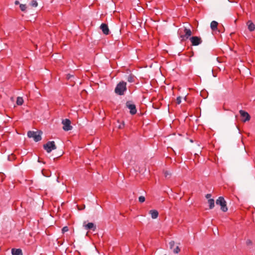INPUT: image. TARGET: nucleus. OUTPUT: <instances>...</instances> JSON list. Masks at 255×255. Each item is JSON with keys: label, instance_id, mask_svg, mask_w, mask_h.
I'll return each mask as SVG.
<instances>
[{"label": "nucleus", "instance_id": "nucleus-14", "mask_svg": "<svg viewBox=\"0 0 255 255\" xmlns=\"http://www.w3.org/2000/svg\"><path fill=\"white\" fill-rule=\"evenodd\" d=\"M149 214H150L152 219H156L158 217V212L155 210L149 211Z\"/></svg>", "mask_w": 255, "mask_h": 255}, {"label": "nucleus", "instance_id": "nucleus-20", "mask_svg": "<svg viewBox=\"0 0 255 255\" xmlns=\"http://www.w3.org/2000/svg\"><path fill=\"white\" fill-rule=\"evenodd\" d=\"M30 5L32 7H36L38 5V3L35 0H32L30 2Z\"/></svg>", "mask_w": 255, "mask_h": 255}, {"label": "nucleus", "instance_id": "nucleus-7", "mask_svg": "<svg viewBox=\"0 0 255 255\" xmlns=\"http://www.w3.org/2000/svg\"><path fill=\"white\" fill-rule=\"evenodd\" d=\"M190 40L193 46H197L200 44L202 40L201 37L198 36H192L190 37Z\"/></svg>", "mask_w": 255, "mask_h": 255}, {"label": "nucleus", "instance_id": "nucleus-6", "mask_svg": "<svg viewBox=\"0 0 255 255\" xmlns=\"http://www.w3.org/2000/svg\"><path fill=\"white\" fill-rule=\"evenodd\" d=\"M62 124L63 125V129L65 131H68L71 130L72 127L71 126V121L67 119L63 120L62 122Z\"/></svg>", "mask_w": 255, "mask_h": 255}, {"label": "nucleus", "instance_id": "nucleus-24", "mask_svg": "<svg viewBox=\"0 0 255 255\" xmlns=\"http://www.w3.org/2000/svg\"><path fill=\"white\" fill-rule=\"evenodd\" d=\"M139 202L140 203H143L145 201V198L144 197L141 196L138 198Z\"/></svg>", "mask_w": 255, "mask_h": 255}, {"label": "nucleus", "instance_id": "nucleus-32", "mask_svg": "<svg viewBox=\"0 0 255 255\" xmlns=\"http://www.w3.org/2000/svg\"><path fill=\"white\" fill-rule=\"evenodd\" d=\"M38 161L39 162H41V160H40L39 159H38Z\"/></svg>", "mask_w": 255, "mask_h": 255}, {"label": "nucleus", "instance_id": "nucleus-25", "mask_svg": "<svg viewBox=\"0 0 255 255\" xmlns=\"http://www.w3.org/2000/svg\"><path fill=\"white\" fill-rule=\"evenodd\" d=\"M69 230L68 227L67 226L64 227L62 229V233H64L65 232H68Z\"/></svg>", "mask_w": 255, "mask_h": 255}, {"label": "nucleus", "instance_id": "nucleus-9", "mask_svg": "<svg viewBox=\"0 0 255 255\" xmlns=\"http://www.w3.org/2000/svg\"><path fill=\"white\" fill-rule=\"evenodd\" d=\"M239 113L242 118V121L243 122H246L250 120L251 117L247 112L241 110L239 111Z\"/></svg>", "mask_w": 255, "mask_h": 255}, {"label": "nucleus", "instance_id": "nucleus-19", "mask_svg": "<svg viewBox=\"0 0 255 255\" xmlns=\"http://www.w3.org/2000/svg\"><path fill=\"white\" fill-rule=\"evenodd\" d=\"M163 173L165 178H168L171 176V173L168 171H164Z\"/></svg>", "mask_w": 255, "mask_h": 255}, {"label": "nucleus", "instance_id": "nucleus-1", "mask_svg": "<svg viewBox=\"0 0 255 255\" xmlns=\"http://www.w3.org/2000/svg\"><path fill=\"white\" fill-rule=\"evenodd\" d=\"M178 34L181 39V40L185 41L190 37L192 32L190 28L183 27L179 29Z\"/></svg>", "mask_w": 255, "mask_h": 255}, {"label": "nucleus", "instance_id": "nucleus-16", "mask_svg": "<svg viewBox=\"0 0 255 255\" xmlns=\"http://www.w3.org/2000/svg\"><path fill=\"white\" fill-rule=\"evenodd\" d=\"M210 209H213L215 206V201L213 199H209L208 201Z\"/></svg>", "mask_w": 255, "mask_h": 255}, {"label": "nucleus", "instance_id": "nucleus-18", "mask_svg": "<svg viewBox=\"0 0 255 255\" xmlns=\"http://www.w3.org/2000/svg\"><path fill=\"white\" fill-rule=\"evenodd\" d=\"M134 77L133 75H129L128 76L127 80L128 82H129L130 83H132L134 81Z\"/></svg>", "mask_w": 255, "mask_h": 255}, {"label": "nucleus", "instance_id": "nucleus-13", "mask_svg": "<svg viewBox=\"0 0 255 255\" xmlns=\"http://www.w3.org/2000/svg\"><path fill=\"white\" fill-rule=\"evenodd\" d=\"M11 254L12 255H22V251L19 249H12Z\"/></svg>", "mask_w": 255, "mask_h": 255}, {"label": "nucleus", "instance_id": "nucleus-2", "mask_svg": "<svg viewBox=\"0 0 255 255\" xmlns=\"http://www.w3.org/2000/svg\"><path fill=\"white\" fill-rule=\"evenodd\" d=\"M127 90V83L122 81L120 82L116 86L115 92L119 95H123L124 92Z\"/></svg>", "mask_w": 255, "mask_h": 255}, {"label": "nucleus", "instance_id": "nucleus-17", "mask_svg": "<svg viewBox=\"0 0 255 255\" xmlns=\"http://www.w3.org/2000/svg\"><path fill=\"white\" fill-rule=\"evenodd\" d=\"M23 103V100L22 98L18 97L16 100V104L18 105H22Z\"/></svg>", "mask_w": 255, "mask_h": 255}, {"label": "nucleus", "instance_id": "nucleus-21", "mask_svg": "<svg viewBox=\"0 0 255 255\" xmlns=\"http://www.w3.org/2000/svg\"><path fill=\"white\" fill-rule=\"evenodd\" d=\"M20 8L22 11H25L26 9V6L25 4H20L19 5Z\"/></svg>", "mask_w": 255, "mask_h": 255}, {"label": "nucleus", "instance_id": "nucleus-5", "mask_svg": "<svg viewBox=\"0 0 255 255\" xmlns=\"http://www.w3.org/2000/svg\"><path fill=\"white\" fill-rule=\"evenodd\" d=\"M43 148L48 152L50 153L52 150L55 149L56 146L54 141H48L43 145Z\"/></svg>", "mask_w": 255, "mask_h": 255}, {"label": "nucleus", "instance_id": "nucleus-15", "mask_svg": "<svg viewBox=\"0 0 255 255\" xmlns=\"http://www.w3.org/2000/svg\"><path fill=\"white\" fill-rule=\"evenodd\" d=\"M218 23L216 21H212L210 24V27L212 31H215L217 29Z\"/></svg>", "mask_w": 255, "mask_h": 255}, {"label": "nucleus", "instance_id": "nucleus-27", "mask_svg": "<svg viewBox=\"0 0 255 255\" xmlns=\"http://www.w3.org/2000/svg\"><path fill=\"white\" fill-rule=\"evenodd\" d=\"M246 244L247 245H252V242L250 240H247L246 241Z\"/></svg>", "mask_w": 255, "mask_h": 255}, {"label": "nucleus", "instance_id": "nucleus-28", "mask_svg": "<svg viewBox=\"0 0 255 255\" xmlns=\"http://www.w3.org/2000/svg\"><path fill=\"white\" fill-rule=\"evenodd\" d=\"M211 194H207L206 195V198L207 199H208V200L209 199H210L211 197Z\"/></svg>", "mask_w": 255, "mask_h": 255}, {"label": "nucleus", "instance_id": "nucleus-12", "mask_svg": "<svg viewBox=\"0 0 255 255\" xmlns=\"http://www.w3.org/2000/svg\"><path fill=\"white\" fill-rule=\"evenodd\" d=\"M247 25L248 26L249 30L250 31H253L255 30V25L251 20L248 21V22H247Z\"/></svg>", "mask_w": 255, "mask_h": 255}, {"label": "nucleus", "instance_id": "nucleus-26", "mask_svg": "<svg viewBox=\"0 0 255 255\" xmlns=\"http://www.w3.org/2000/svg\"><path fill=\"white\" fill-rule=\"evenodd\" d=\"M176 103L178 105H179L181 103V98L180 97H178L177 98Z\"/></svg>", "mask_w": 255, "mask_h": 255}, {"label": "nucleus", "instance_id": "nucleus-29", "mask_svg": "<svg viewBox=\"0 0 255 255\" xmlns=\"http://www.w3.org/2000/svg\"><path fill=\"white\" fill-rule=\"evenodd\" d=\"M124 127V123H123L122 124L119 125V128H122Z\"/></svg>", "mask_w": 255, "mask_h": 255}, {"label": "nucleus", "instance_id": "nucleus-4", "mask_svg": "<svg viewBox=\"0 0 255 255\" xmlns=\"http://www.w3.org/2000/svg\"><path fill=\"white\" fill-rule=\"evenodd\" d=\"M216 204L221 206V210L223 212H226L228 211V209L227 206L226 202L225 200L224 197L222 196L219 197L216 200Z\"/></svg>", "mask_w": 255, "mask_h": 255}, {"label": "nucleus", "instance_id": "nucleus-22", "mask_svg": "<svg viewBox=\"0 0 255 255\" xmlns=\"http://www.w3.org/2000/svg\"><path fill=\"white\" fill-rule=\"evenodd\" d=\"M180 249L178 246H177L174 249H173V253L174 254H178L180 252Z\"/></svg>", "mask_w": 255, "mask_h": 255}, {"label": "nucleus", "instance_id": "nucleus-31", "mask_svg": "<svg viewBox=\"0 0 255 255\" xmlns=\"http://www.w3.org/2000/svg\"><path fill=\"white\" fill-rule=\"evenodd\" d=\"M15 4H19V1H17V0H16V1H15Z\"/></svg>", "mask_w": 255, "mask_h": 255}, {"label": "nucleus", "instance_id": "nucleus-3", "mask_svg": "<svg viewBox=\"0 0 255 255\" xmlns=\"http://www.w3.org/2000/svg\"><path fill=\"white\" fill-rule=\"evenodd\" d=\"M41 131H29L27 132V136L29 138H33L35 141L37 142L41 140Z\"/></svg>", "mask_w": 255, "mask_h": 255}, {"label": "nucleus", "instance_id": "nucleus-8", "mask_svg": "<svg viewBox=\"0 0 255 255\" xmlns=\"http://www.w3.org/2000/svg\"><path fill=\"white\" fill-rule=\"evenodd\" d=\"M126 107L130 110V113L131 115H134L136 113L135 105L132 104L130 101H128L126 103Z\"/></svg>", "mask_w": 255, "mask_h": 255}, {"label": "nucleus", "instance_id": "nucleus-30", "mask_svg": "<svg viewBox=\"0 0 255 255\" xmlns=\"http://www.w3.org/2000/svg\"><path fill=\"white\" fill-rule=\"evenodd\" d=\"M127 157L128 158H131V155L129 154H128L127 155Z\"/></svg>", "mask_w": 255, "mask_h": 255}, {"label": "nucleus", "instance_id": "nucleus-10", "mask_svg": "<svg viewBox=\"0 0 255 255\" xmlns=\"http://www.w3.org/2000/svg\"><path fill=\"white\" fill-rule=\"evenodd\" d=\"M83 227L85 229L87 230H91L93 231H95L96 230V226L93 223H88L86 224V223L85 222L83 224Z\"/></svg>", "mask_w": 255, "mask_h": 255}, {"label": "nucleus", "instance_id": "nucleus-11", "mask_svg": "<svg viewBox=\"0 0 255 255\" xmlns=\"http://www.w3.org/2000/svg\"><path fill=\"white\" fill-rule=\"evenodd\" d=\"M100 28L102 29L104 34L106 35H108L109 34V29L107 24L105 23H102L100 26Z\"/></svg>", "mask_w": 255, "mask_h": 255}, {"label": "nucleus", "instance_id": "nucleus-23", "mask_svg": "<svg viewBox=\"0 0 255 255\" xmlns=\"http://www.w3.org/2000/svg\"><path fill=\"white\" fill-rule=\"evenodd\" d=\"M169 247L170 249H173L175 245V242L173 241H170L169 243Z\"/></svg>", "mask_w": 255, "mask_h": 255}]
</instances>
